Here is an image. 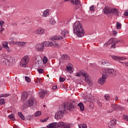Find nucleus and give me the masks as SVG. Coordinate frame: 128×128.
<instances>
[{"mask_svg": "<svg viewBox=\"0 0 128 128\" xmlns=\"http://www.w3.org/2000/svg\"><path fill=\"white\" fill-rule=\"evenodd\" d=\"M78 106L80 107V108L82 112H84V104L82 102H80L78 104Z\"/></svg>", "mask_w": 128, "mask_h": 128, "instance_id": "cd10ccee", "label": "nucleus"}, {"mask_svg": "<svg viewBox=\"0 0 128 128\" xmlns=\"http://www.w3.org/2000/svg\"><path fill=\"white\" fill-rule=\"evenodd\" d=\"M8 42H4V43L3 44V48H6L8 52H10V47H8Z\"/></svg>", "mask_w": 128, "mask_h": 128, "instance_id": "a878e982", "label": "nucleus"}, {"mask_svg": "<svg viewBox=\"0 0 128 128\" xmlns=\"http://www.w3.org/2000/svg\"><path fill=\"white\" fill-rule=\"evenodd\" d=\"M122 42V40L118 41V40L114 41V43L111 46V48H116V42Z\"/></svg>", "mask_w": 128, "mask_h": 128, "instance_id": "ea45409f", "label": "nucleus"}, {"mask_svg": "<svg viewBox=\"0 0 128 128\" xmlns=\"http://www.w3.org/2000/svg\"><path fill=\"white\" fill-rule=\"evenodd\" d=\"M4 24V22L1 20L0 21V26H2V24Z\"/></svg>", "mask_w": 128, "mask_h": 128, "instance_id": "680f3d73", "label": "nucleus"}, {"mask_svg": "<svg viewBox=\"0 0 128 128\" xmlns=\"http://www.w3.org/2000/svg\"><path fill=\"white\" fill-rule=\"evenodd\" d=\"M62 39V36H51L49 40L52 42H54V40H60Z\"/></svg>", "mask_w": 128, "mask_h": 128, "instance_id": "dca6fc26", "label": "nucleus"}, {"mask_svg": "<svg viewBox=\"0 0 128 128\" xmlns=\"http://www.w3.org/2000/svg\"><path fill=\"white\" fill-rule=\"evenodd\" d=\"M36 84H40V82H42V79L40 78H37L36 80Z\"/></svg>", "mask_w": 128, "mask_h": 128, "instance_id": "49530a36", "label": "nucleus"}, {"mask_svg": "<svg viewBox=\"0 0 128 128\" xmlns=\"http://www.w3.org/2000/svg\"><path fill=\"white\" fill-rule=\"evenodd\" d=\"M73 32L78 38H82L84 36V30L80 22L77 21L73 26Z\"/></svg>", "mask_w": 128, "mask_h": 128, "instance_id": "f03ea898", "label": "nucleus"}, {"mask_svg": "<svg viewBox=\"0 0 128 128\" xmlns=\"http://www.w3.org/2000/svg\"><path fill=\"white\" fill-rule=\"evenodd\" d=\"M112 12V8L110 7H105L104 9V12L106 14H110Z\"/></svg>", "mask_w": 128, "mask_h": 128, "instance_id": "aec40b11", "label": "nucleus"}, {"mask_svg": "<svg viewBox=\"0 0 128 128\" xmlns=\"http://www.w3.org/2000/svg\"><path fill=\"white\" fill-rule=\"evenodd\" d=\"M43 44L46 47L52 48V46H54V43L52 42L46 41L44 42Z\"/></svg>", "mask_w": 128, "mask_h": 128, "instance_id": "4be33fe9", "label": "nucleus"}, {"mask_svg": "<svg viewBox=\"0 0 128 128\" xmlns=\"http://www.w3.org/2000/svg\"><path fill=\"white\" fill-rule=\"evenodd\" d=\"M46 120H48V119L45 118L44 120H42L41 122H46Z\"/></svg>", "mask_w": 128, "mask_h": 128, "instance_id": "338daca9", "label": "nucleus"}, {"mask_svg": "<svg viewBox=\"0 0 128 128\" xmlns=\"http://www.w3.org/2000/svg\"><path fill=\"white\" fill-rule=\"evenodd\" d=\"M44 32V29L42 28H38L34 32V34L38 36H42Z\"/></svg>", "mask_w": 128, "mask_h": 128, "instance_id": "9d476101", "label": "nucleus"}, {"mask_svg": "<svg viewBox=\"0 0 128 128\" xmlns=\"http://www.w3.org/2000/svg\"><path fill=\"white\" fill-rule=\"evenodd\" d=\"M102 72L107 78H108V76H116V70L114 69H102Z\"/></svg>", "mask_w": 128, "mask_h": 128, "instance_id": "39448f33", "label": "nucleus"}, {"mask_svg": "<svg viewBox=\"0 0 128 128\" xmlns=\"http://www.w3.org/2000/svg\"><path fill=\"white\" fill-rule=\"evenodd\" d=\"M62 58L63 60H69L70 58L66 54H64L62 56Z\"/></svg>", "mask_w": 128, "mask_h": 128, "instance_id": "72a5a7b5", "label": "nucleus"}, {"mask_svg": "<svg viewBox=\"0 0 128 128\" xmlns=\"http://www.w3.org/2000/svg\"><path fill=\"white\" fill-rule=\"evenodd\" d=\"M118 34V32H117L116 31L114 30V31L113 32V34H114V36H116V34Z\"/></svg>", "mask_w": 128, "mask_h": 128, "instance_id": "69168bd1", "label": "nucleus"}, {"mask_svg": "<svg viewBox=\"0 0 128 128\" xmlns=\"http://www.w3.org/2000/svg\"><path fill=\"white\" fill-rule=\"evenodd\" d=\"M116 124V120L114 119L111 120L108 124V126L110 128H114V126Z\"/></svg>", "mask_w": 128, "mask_h": 128, "instance_id": "f3484780", "label": "nucleus"}, {"mask_svg": "<svg viewBox=\"0 0 128 128\" xmlns=\"http://www.w3.org/2000/svg\"><path fill=\"white\" fill-rule=\"evenodd\" d=\"M111 108H113L114 110H124V108L116 104H111Z\"/></svg>", "mask_w": 128, "mask_h": 128, "instance_id": "ddd939ff", "label": "nucleus"}, {"mask_svg": "<svg viewBox=\"0 0 128 128\" xmlns=\"http://www.w3.org/2000/svg\"><path fill=\"white\" fill-rule=\"evenodd\" d=\"M79 128H88V126L86 124H80L78 125Z\"/></svg>", "mask_w": 128, "mask_h": 128, "instance_id": "c9c22d12", "label": "nucleus"}, {"mask_svg": "<svg viewBox=\"0 0 128 128\" xmlns=\"http://www.w3.org/2000/svg\"><path fill=\"white\" fill-rule=\"evenodd\" d=\"M35 64H38V66H40V64H42V60H40L35 61Z\"/></svg>", "mask_w": 128, "mask_h": 128, "instance_id": "09e8293b", "label": "nucleus"}, {"mask_svg": "<svg viewBox=\"0 0 128 128\" xmlns=\"http://www.w3.org/2000/svg\"><path fill=\"white\" fill-rule=\"evenodd\" d=\"M53 46H54V48H60V44L54 42V43Z\"/></svg>", "mask_w": 128, "mask_h": 128, "instance_id": "f704fd0d", "label": "nucleus"}, {"mask_svg": "<svg viewBox=\"0 0 128 128\" xmlns=\"http://www.w3.org/2000/svg\"><path fill=\"white\" fill-rule=\"evenodd\" d=\"M4 28H2L0 30V32H4Z\"/></svg>", "mask_w": 128, "mask_h": 128, "instance_id": "774afa93", "label": "nucleus"}, {"mask_svg": "<svg viewBox=\"0 0 128 128\" xmlns=\"http://www.w3.org/2000/svg\"><path fill=\"white\" fill-rule=\"evenodd\" d=\"M14 42H18V41L16 40V38H10L8 43L10 44H12V46L16 45V44H14Z\"/></svg>", "mask_w": 128, "mask_h": 128, "instance_id": "5701e85b", "label": "nucleus"}, {"mask_svg": "<svg viewBox=\"0 0 128 128\" xmlns=\"http://www.w3.org/2000/svg\"><path fill=\"white\" fill-rule=\"evenodd\" d=\"M10 96V94H0V98H6V96Z\"/></svg>", "mask_w": 128, "mask_h": 128, "instance_id": "79ce46f5", "label": "nucleus"}, {"mask_svg": "<svg viewBox=\"0 0 128 128\" xmlns=\"http://www.w3.org/2000/svg\"><path fill=\"white\" fill-rule=\"evenodd\" d=\"M25 80H26V82H30V78H28V76H26Z\"/></svg>", "mask_w": 128, "mask_h": 128, "instance_id": "864d4df0", "label": "nucleus"}, {"mask_svg": "<svg viewBox=\"0 0 128 128\" xmlns=\"http://www.w3.org/2000/svg\"><path fill=\"white\" fill-rule=\"evenodd\" d=\"M48 58L46 57V56H44L42 60L43 64H46L48 62Z\"/></svg>", "mask_w": 128, "mask_h": 128, "instance_id": "e433bc0d", "label": "nucleus"}, {"mask_svg": "<svg viewBox=\"0 0 128 128\" xmlns=\"http://www.w3.org/2000/svg\"><path fill=\"white\" fill-rule=\"evenodd\" d=\"M37 72H38V74H42L44 70L40 68H38L37 70Z\"/></svg>", "mask_w": 128, "mask_h": 128, "instance_id": "c03bdc74", "label": "nucleus"}, {"mask_svg": "<svg viewBox=\"0 0 128 128\" xmlns=\"http://www.w3.org/2000/svg\"><path fill=\"white\" fill-rule=\"evenodd\" d=\"M28 105L24 104L22 108L24 110H26L27 108L34 106L35 104H36V100L34 97H30L28 100Z\"/></svg>", "mask_w": 128, "mask_h": 128, "instance_id": "20e7f679", "label": "nucleus"}, {"mask_svg": "<svg viewBox=\"0 0 128 128\" xmlns=\"http://www.w3.org/2000/svg\"><path fill=\"white\" fill-rule=\"evenodd\" d=\"M74 124L68 123H64L62 122H60L57 123V128H70L71 126H72Z\"/></svg>", "mask_w": 128, "mask_h": 128, "instance_id": "6e6552de", "label": "nucleus"}, {"mask_svg": "<svg viewBox=\"0 0 128 128\" xmlns=\"http://www.w3.org/2000/svg\"><path fill=\"white\" fill-rule=\"evenodd\" d=\"M97 104L100 107L102 106V104L100 102V100L97 101Z\"/></svg>", "mask_w": 128, "mask_h": 128, "instance_id": "4d7b16f0", "label": "nucleus"}, {"mask_svg": "<svg viewBox=\"0 0 128 128\" xmlns=\"http://www.w3.org/2000/svg\"><path fill=\"white\" fill-rule=\"evenodd\" d=\"M102 64H108L109 62L108 60H104L102 62Z\"/></svg>", "mask_w": 128, "mask_h": 128, "instance_id": "6e6d98bb", "label": "nucleus"}, {"mask_svg": "<svg viewBox=\"0 0 128 128\" xmlns=\"http://www.w3.org/2000/svg\"><path fill=\"white\" fill-rule=\"evenodd\" d=\"M102 74V77L100 78L98 80V84H100L102 85L104 84V83L106 82V80L108 78V77L106 76L104 74V73L102 72V71L101 72Z\"/></svg>", "mask_w": 128, "mask_h": 128, "instance_id": "1a4fd4ad", "label": "nucleus"}, {"mask_svg": "<svg viewBox=\"0 0 128 128\" xmlns=\"http://www.w3.org/2000/svg\"><path fill=\"white\" fill-rule=\"evenodd\" d=\"M110 14H112V16H120V10L116 8H111Z\"/></svg>", "mask_w": 128, "mask_h": 128, "instance_id": "2eb2a0df", "label": "nucleus"}, {"mask_svg": "<svg viewBox=\"0 0 128 128\" xmlns=\"http://www.w3.org/2000/svg\"><path fill=\"white\" fill-rule=\"evenodd\" d=\"M112 42V39L110 40L108 42L105 44V46H110Z\"/></svg>", "mask_w": 128, "mask_h": 128, "instance_id": "de8ad7c7", "label": "nucleus"}, {"mask_svg": "<svg viewBox=\"0 0 128 128\" xmlns=\"http://www.w3.org/2000/svg\"><path fill=\"white\" fill-rule=\"evenodd\" d=\"M44 46H46L44 44V42L42 44H38L36 46V50L38 52H44Z\"/></svg>", "mask_w": 128, "mask_h": 128, "instance_id": "f8f14e48", "label": "nucleus"}, {"mask_svg": "<svg viewBox=\"0 0 128 128\" xmlns=\"http://www.w3.org/2000/svg\"><path fill=\"white\" fill-rule=\"evenodd\" d=\"M66 80V78L62 77H60V82H64Z\"/></svg>", "mask_w": 128, "mask_h": 128, "instance_id": "8fccbe9b", "label": "nucleus"}, {"mask_svg": "<svg viewBox=\"0 0 128 128\" xmlns=\"http://www.w3.org/2000/svg\"><path fill=\"white\" fill-rule=\"evenodd\" d=\"M49 24L54 26L56 24V20H54V18H50L49 19Z\"/></svg>", "mask_w": 128, "mask_h": 128, "instance_id": "7c9ffc66", "label": "nucleus"}, {"mask_svg": "<svg viewBox=\"0 0 128 128\" xmlns=\"http://www.w3.org/2000/svg\"><path fill=\"white\" fill-rule=\"evenodd\" d=\"M28 92H24L22 94L21 100L22 102H26V100H28Z\"/></svg>", "mask_w": 128, "mask_h": 128, "instance_id": "4468645a", "label": "nucleus"}, {"mask_svg": "<svg viewBox=\"0 0 128 128\" xmlns=\"http://www.w3.org/2000/svg\"><path fill=\"white\" fill-rule=\"evenodd\" d=\"M14 44H16V46H24L26 44V42H13Z\"/></svg>", "mask_w": 128, "mask_h": 128, "instance_id": "412c9836", "label": "nucleus"}, {"mask_svg": "<svg viewBox=\"0 0 128 128\" xmlns=\"http://www.w3.org/2000/svg\"><path fill=\"white\" fill-rule=\"evenodd\" d=\"M116 24L117 30H120L122 28V24L120 22H117Z\"/></svg>", "mask_w": 128, "mask_h": 128, "instance_id": "58836bf2", "label": "nucleus"}, {"mask_svg": "<svg viewBox=\"0 0 128 128\" xmlns=\"http://www.w3.org/2000/svg\"><path fill=\"white\" fill-rule=\"evenodd\" d=\"M42 114V112L40 111H37L35 114V116H40Z\"/></svg>", "mask_w": 128, "mask_h": 128, "instance_id": "a19ab883", "label": "nucleus"}, {"mask_svg": "<svg viewBox=\"0 0 128 128\" xmlns=\"http://www.w3.org/2000/svg\"><path fill=\"white\" fill-rule=\"evenodd\" d=\"M8 118L10 120H13V122H14L16 120V118H14V114H11L8 116Z\"/></svg>", "mask_w": 128, "mask_h": 128, "instance_id": "2f4dec72", "label": "nucleus"}, {"mask_svg": "<svg viewBox=\"0 0 128 128\" xmlns=\"http://www.w3.org/2000/svg\"><path fill=\"white\" fill-rule=\"evenodd\" d=\"M104 97L106 100H108L110 98V95L108 94H105Z\"/></svg>", "mask_w": 128, "mask_h": 128, "instance_id": "37998d69", "label": "nucleus"}, {"mask_svg": "<svg viewBox=\"0 0 128 128\" xmlns=\"http://www.w3.org/2000/svg\"><path fill=\"white\" fill-rule=\"evenodd\" d=\"M61 34L63 36H66V34H67V36H68V31L67 30H63L62 31Z\"/></svg>", "mask_w": 128, "mask_h": 128, "instance_id": "c85d7f7f", "label": "nucleus"}, {"mask_svg": "<svg viewBox=\"0 0 128 128\" xmlns=\"http://www.w3.org/2000/svg\"><path fill=\"white\" fill-rule=\"evenodd\" d=\"M66 70V72H68L72 73V67L70 65H68Z\"/></svg>", "mask_w": 128, "mask_h": 128, "instance_id": "c756f323", "label": "nucleus"}, {"mask_svg": "<svg viewBox=\"0 0 128 128\" xmlns=\"http://www.w3.org/2000/svg\"><path fill=\"white\" fill-rule=\"evenodd\" d=\"M122 64H124V66H128V62H122Z\"/></svg>", "mask_w": 128, "mask_h": 128, "instance_id": "e2e57ef3", "label": "nucleus"}, {"mask_svg": "<svg viewBox=\"0 0 128 128\" xmlns=\"http://www.w3.org/2000/svg\"><path fill=\"white\" fill-rule=\"evenodd\" d=\"M114 110L112 109H110V110H108L107 112H108V114H110V113L112 112H114Z\"/></svg>", "mask_w": 128, "mask_h": 128, "instance_id": "052dcab7", "label": "nucleus"}, {"mask_svg": "<svg viewBox=\"0 0 128 128\" xmlns=\"http://www.w3.org/2000/svg\"><path fill=\"white\" fill-rule=\"evenodd\" d=\"M18 116H20V118L21 120H24V116L22 113V112H18Z\"/></svg>", "mask_w": 128, "mask_h": 128, "instance_id": "473e14b6", "label": "nucleus"}, {"mask_svg": "<svg viewBox=\"0 0 128 128\" xmlns=\"http://www.w3.org/2000/svg\"><path fill=\"white\" fill-rule=\"evenodd\" d=\"M4 99L1 98L0 99V104H4Z\"/></svg>", "mask_w": 128, "mask_h": 128, "instance_id": "603ef678", "label": "nucleus"}, {"mask_svg": "<svg viewBox=\"0 0 128 128\" xmlns=\"http://www.w3.org/2000/svg\"><path fill=\"white\" fill-rule=\"evenodd\" d=\"M58 122H53L48 125V128H56L57 127Z\"/></svg>", "mask_w": 128, "mask_h": 128, "instance_id": "bb28decb", "label": "nucleus"}, {"mask_svg": "<svg viewBox=\"0 0 128 128\" xmlns=\"http://www.w3.org/2000/svg\"><path fill=\"white\" fill-rule=\"evenodd\" d=\"M58 88V86L56 85L53 86L52 87V90H56Z\"/></svg>", "mask_w": 128, "mask_h": 128, "instance_id": "bf43d9fd", "label": "nucleus"}, {"mask_svg": "<svg viewBox=\"0 0 128 128\" xmlns=\"http://www.w3.org/2000/svg\"><path fill=\"white\" fill-rule=\"evenodd\" d=\"M65 2H70L71 4L74 6L76 10L80 8V0H65Z\"/></svg>", "mask_w": 128, "mask_h": 128, "instance_id": "0eeeda50", "label": "nucleus"}, {"mask_svg": "<svg viewBox=\"0 0 128 128\" xmlns=\"http://www.w3.org/2000/svg\"><path fill=\"white\" fill-rule=\"evenodd\" d=\"M46 91L40 89L39 92L38 96L40 98H44L46 96Z\"/></svg>", "mask_w": 128, "mask_h": 128, "instance_id": "a211bd4d", "label": "nucleus"}, {"mask_svg": "<svg viewBox=\"0 0 128 128\" xmlns=\"http://www.w3.org/2000/svg\"><path fill=\"white\" fill-rule=\"evenodd\" d=\"M16 64V60L14 58L9 57V59L8 60V66H12Z\"/></svg>", "mask_w": 128, "mask_h": 128, "instance_id": "6ab92c4d", "label": "nucleus"}, {"mask_svg": "<svg viewBox=\"0 0 128 128\" xmlns=\"http://www.w3.org/2000/svg\"><path fill=\"white\" fill-rule=\"evenodd\" d=\"M40 60V56H35L34 58V62H36L38 60Z\"/></svg>", "mask_w": 128, "mask_h": 128, "instance_id": "4c0bfd02", "label": "nucleus"}, {"mask_svg": "<svg viewBox=\"0 0 128 128\" xmlns=\"http://www.w3.org/2000/svg\"><path fill=\"white\" fill-rule=\"evenodd\" d=\"M84 76L85 78L86 82L90 86H92V80L88 76V73L82 70H80L76 73V76Z\"/></svg>", "mask_w": 128, "mask_h": 128, "instance_id": "7ed1b4c3", "label": "nucleus"}, {"mask_svg": "<svg viewBox=\"0 0 128 128\" xmlns=\"http://www.w3.org/2000/svg\"><path fill=\"white\" fill-rule=\"evenodd\" d=\"M123 118H124V120H127V122H128V116L124 115Z\"/></svg>", "mask_w": 128, "mask_h": 128, "instance_id": "5fc2aeb1", "label": "nucleus"}, {"mask_svg": "<svg viewBox=\"0 0 128 128\" xmlns=\"http://www.w3.org/2000/svg\"><path fill=\"white\" fill-rule=\"evenodd\" d=\"M50 16V10L46 9L43 12L42 16L46 18L47 16Z\"/></svg>", "mask_w": 128, "mask_h": 128, "instance_id": "b1692460", "label": "nucleus"}, {"mask_svg": "<svg viewBox=\"0 0 128 128\" xmlns=\"http://www.w3.org/2000/svg\"><path fill=\"white\" fill-rule=\"evenodd\" d=\"M112 58L115 60H124V58L115 56H112Z\"/></svg>", "mask_w": 128, "mask_h": 128, "instance_id": "393cba45", "label": "nucleus"}, {"mask_svg": "<svg viewBox=\"0 0 128 128\" xmlns=\"http://www.w3.org/2000/svg\"><path fill=\"white\" fill-rule=\"evenodd\" d=\"M12 26H16L17 24L16 22H14V23L12 24Z\"/></svg>", "mask_w": 128, "mask_h": 128, "instance_id": "0e129e2a", "label": "nucleus"}, {"mask_svg": "<svg viewBox=\"0 0 128 128\" xmlns=\"http://www.w3.org/2000/svg\"><path fill=\"white\" fill-rule=\"evenodd\" d=\"M124 16H128V10L125 11L124 13Z\"/></svg>", "mask_w": 128, "mask_h": 128, "instance_id": "13d9d810", "label": "nucleus"}, {"mask_svg": "<svg viewBox=\"0 0 128 128\" xmlns=\"http://www.w3.org/2000/svg\"><path fill=\"white\" fill-rule=\"evenodd\" d=\"M30 58L28 56L26 55L24 56L21 60L20 66H21V68H26V66H28V64L30 62Z\"/></svg>", "mask_w": 128, "mask_h": 128, "instance_id": "423d86ee", "label": "nucleus"}, {"mask_svg": "<svg viewBox=\"0 0 128 128\" xmlns=\"http://www.w3.org/2000/svg\"><path fill=\"white\" fill-rule=\"evenodd\" d=\"M90 12H93V10H94V6H92L90 7Z\"/></svg>", "mask_w": 128, "mask_h": 128, "instance_id": "3c124183", "label": "nucleus"}, {"mask_svg": "<svg viewBox=\"0 0 128 128\" xmlns=\"http://www.w3.org/2000/svg\"><path fill=\"white\" fill-rule=\"evenodd\" d=\"M8 60H10V56H8L6 55H2V58L1 59V62L2 64L8 66Z\"/></svg>", "mask_w": 128, "mask_h": 128, "instance_id": "9b49d317", "label": "nucleus"}, {"mask_svg": "<svg viewBox=\"0 0 128 128\" xmlns=\"http://www.w3.org/2000/svg\"><path fill=\"white\" fill-rule=\"evenodd\" d=\"M26 118L28 120H32V115H28L26 116Z\"/></svg>", "mask_w": 128, "mask_h": 128, "instance_id": "a18cd8bd", "label": "nucleus"}, {"mask_svg": "<svg viewBox=\"0 0 128 128\" xmlns=\"http://www.w3.org/2000/svg\"><path fill=\"white\" fill-rule=\"evenodd\" d=\"M76 108V104H74V102H72V103H68L64 102L63 105H61L60 107V109L62 110H59L56 114L54 118L56 120H60V118H64V112H66L68 110L69 112H72L74 110V109Z\"/></svg>", "mask_w": 128, "mask_h": 128, "instance_id": "f257e3e1", "label": "nucleus"}]
</instances>
